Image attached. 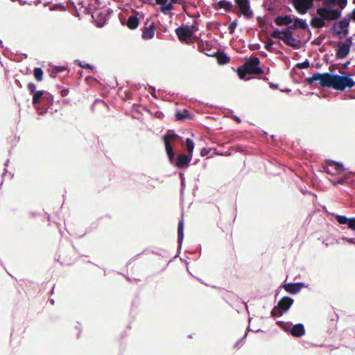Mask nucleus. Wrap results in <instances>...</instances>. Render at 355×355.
<instances>
[{
    "mask_svg": "<svg viewBox=\"0 0 355 355\" xmlns=\"http://www.w3.org/2000/svg\"><path fill=\"white\" fill-rule=\"evenodd\" d=\"M74 62L78 67H94L93 65L89 63L83 64V62L80 61L79 60H76Z\"/></svg>",
    "mask_w": 355,
    "mask_h": 355,
    "instance_id": "obj_43",
    "label": "nucleus"
},
{
    "mask_svg": "<svg viewBox=\"0 0 355 355\" xmlns=\"http://www.w3.org/2000/svg\"><path fill=\"white\" fill-rule=\"evenodd\" d=\"M290 334L294 337H301L305 334L304 325L301 323L295 324L290 330Z\"/></svg>",
    "mask_w": 355,
    "mask_h": 355,
    "instance_id": "obj_20",
    "label": "nucleus"
},
{
    "mask_svg": "<svg viewBox=\"0 0 355 355\" xmlns=\"http://www.w3.org/2000/svg\"><path fill=\"white\" fill-rule=\"evenodd\" d=\"M179 139V136L173 130H170L163 137L165 150L171 164L175 165L179 168H186L189 166L192 159V155L180 154L177 158H175V153L171 145V142L175 141Z\"/></svg>",
    "mask_w": 355,
    "mask_h": 355,
    "instance_id": "obj_2",
    "label": "nucleus"
},
{
    "mask_svg": "<svg viewBox=\"0 0 355 355\" xmlns=\"http://www.w3.org/2000/svg\"><path fill=\"white\" fill-rule=\"evenodd\" d=\"M293 3L296 11L301 15L307 12L312 3H309L306 0H289Z\"/></svg>",
    "mask_w": 355,
    "mask_h": 355,
    "instance_id": "obj_11",
    "label": "nucleus"
},
{
    "mask_svg": "<svg viewBox=\"0 0 355 355\" xmlns=\"http://www.w3.org/2000/svg\"><path fill=\"white\" fill-rule=\"evenodd\" d=\"M42 3V0H35V1H34V4H35V6H38V5H39L40 3Z\"/></svg>",
    "mask_w": 355,
    "mask_h": 355,
    "instance_id": "obj_55",
    "label": "nucleus"
},
{
    "mask_svg": "<svg viewBox=\"0 0 355 355\" xmlns=\"http://www.w3.org/2000/svg\"><path fill=\"white\" fill-rule=\"evenodd\" d=\"M238 25V20L235 19L230 23L228 25V30L230 34H233L235 32V30Z\"/></svg>",
    "mask_w": 355,
    "mask_h": 355,
    "instance_id": "obj_34",
    "label": "nucleus"
},
{
    "mask_svg": "<svg viewBox=\"0 0 355 355\" xmlns=\"http://www.w3.org/2000/svg\"><path fill=\"white\" fill-rule=\"evenodd\" d=\"M271 36L274 38H277L281 40L283 39V29L279 30V28H276L274 29L273 32L271 34Z\"/></svg>",
    "mask_w": 355,
    "mask_h": 355,
    "instance_id": "obj_32",
    "label": "nucleus"
},
{
    "mask_svg": "<svg viewBox=\"0 0 355 355\" xmlns=\"http://www.w3.org/2000/svg\"><path fill=\"white\" fill-rule=\"evenodd\" d=\"M60 94L62 97L67 96L69 94V90L67 89H64L61 90Z\"/></svg>",
    "mask_w": 355,
    "mask_h": 355,
    "instance_id": "obj_46",
    "label": "nucleus"
},
{
    "mask_svg": "<svg viewBox=\"0 0 355 355\" xmlns=\"http://www.w3.org/2000/svg\"><path fill=\"white\" fill-rule=\"evenodd\" d=\"M259 59L258 58H255L254 62L251 65H248L246 63H243L240 67H259Z\"/></svg>",
    "mask_w": 355,
    "mask_h": 355,
    "instance_id": "obj_40",
    "label": "nucleus"
},
{
    "mask_svg": "<svg viewBox=\"0 0 355 355\" xmlns=\"http://www.w3.org/2000/svg\"><path fill=\"white\" fill-rule=\"evenodd\" d=\"M49 10L51 11L60 10L64 12L67 10V7L63 3H55L50 7Z\"/></svg>",
    "mask_w": 355,
    "mask_h": 355,
    "instance_id": "obj_28",
    "label": "nucleus"
},
{
    "mask_svg": "<svg viewBox=\"0 0 355 355\" xmlns=\"http://www.w3.org/2000/svg\"><path fill=\"white\" fill-rule=\"evenodd\" d=\"M197 30V26L194 28V26H189L187 24L178 27L175 29V33L178 37V39L180 41H182L184 37L193 36Z\"/></svg>",
    "mask_w": 355,
    "mask_h": 355,
    "instance_id": "obj_9",
    "label": "nucleus"
},
{
    "mask_svg": "<svg viewBox=\"0 0 355 355\" xmlns=\"http://www.w3.org/2000/svg\"><path fill=\"white\" fill-rule=\"evenodd\" d=\"M285 6L286 7V8H287V10H289V11H291V8H290V7H288V6Z\"/></svg>",
    "mask_w": 355,
    "mask_h": 355,
    "instance_id": "obj_64",
    "label": "nucleus"
},
{
    "mask_svg": "<svg viewBox=\"0 0 355 355\" xmlns=\"http://www.w3.org/2000/svg\"><path fill=\"white\" fill-rule=\"evenodd\" d=\"M73 9H74V13H73V15L78 18H80V14L79 13L77 8H73Z\"/></svg>",
    "mask_w": 355,
    "mask_h": 355,
    "instance_id": "obj_47",
    "label": "nucleus"
},
{
    "mask_svg": "<svg viewBox=\"0 0 355 355\" xmlns=\"http://www.w3.org/2000/svg\"><path fill=\"white\" fill-rule=\"evenodd\" d=\"M67 69V68H52L51 71H50V76L52 78H55L58 73L62 72Z\"/></svg>",
    "mask_w": 355,
    "mask_h": 355,
    "instance_id": "obj_35",
    "label": "nucleus"
},
{
    "mask_svg": "<svg viewBox=\"0 0 355 355\" xmlns=\"http://www.w3.org/2000/svg\"><path fill=\"white\" fill-rule=\"evenodd\" d=\"M351 20L355 21V8L341 20L334 22L330 33L339 39L345 38L349 33Z\"/></svg>",
    "mask_w": 355,
    "mask_h": 355,
    "instance_id": "obj_3",
    "label": "nucleus"
},
{
    "mask_svg": "<svg viewBox=\"0 0 355 355\" xmlns=\"http://www.w3.org/2000/svg\"><path fill=\"white\" fill-rule=\"evenodd\" d=\"M309 83L319 81L322 88L332 89L336 91H351L355 87V80L352 76L348 73L341 71L340 73H316L308 80Z\"/></svg>",
    "mask_w": 355,
    "mask_h": 355,
    "instance_id": "obj_1",
    "label": "nucleus"
},
{
    "mask_svg": "<svg viewBox=\"0 0 355 355\" xmlns=\"http://www.w3.org/2000/svg\"><path fill=\"white\" fill-rule=\"evenodd\" d=\"M257 20L258 21V22L259 23V25L261 26V24H263L264 19L261 16H258L257 17Z\"/></svg>",
    "mask_w": 355,
    "mask_h": 355,
    "instance_id": "obj_48",
    "label": "nucleus"
},
{
    "mask_svg": "<svg viewBox=\"0 0 355 355\" xmlns=\"http://www.w3.org/2000/svg\"><path fill=\"white\" fill-rule=\"evenodd\" d=\"M280 0H268L271 4L279 2Z\"/></svg>",
    "mask_w": 355,
    "mask_h": 355,
    "instance_id": "obj_56",
    "label": "nucleus"
},
{
    "mask_svg": "<svg viewBox=\"0 0 355 355\" xmlns=\"http://www.w3.org/2000/svg\"><path fill=\"white\" fill-rule=\"evenodd\" d=\"M268 26L271 28H275L274 26L272 24V22L271 19H270L266 18L263 20V22L262 24H261V26Z\"/></svg>",
    "mask_w": 355,
    "mask_h": 355,
    "instance_id": "obj_41",
    "label": "nucleus"
},
{
    "mask_svg": "<svg viewBox=\"0 0 355 355\" xmlns=\"http://www.w3.org/2000/svg\"><path fill=\"white\" fill-rule=\"evenodd\" d=\"M184 218L183 216H182L181 220L178 223V239L179 243H181L182 242L183 238H184Z\"/></svg>",
    "mask_w": 355,
    "mask_h": 355,
    "instance_id": "obj_25",
    "label": "nucleus"
},
{
    "mask_svg": "<svg viewBox=\"0 0 355 355\" xmlns=\"http://www.w3.org/2000/svg\"><path fill=\"white\" fill-rule=\"evenodd\" d=\"M49 3H50V2H49V1H46V2H45V3H44V6H48Z\"/></svg>",
    "mask_w": 355,
    "mask_h": 355,
    "instance_id": "obj_61",
    "label": "nucleus"
},
{
    "mask_svg": "<svg viewBox=\"0 0 355 355\" xmlns=\"http://www.w3.org/2000/svg\"><path fill=\"white\" fill-rule=\"evenodd\" d=\"M262 68H237V74L241 79L249 80L263 74Z\"/></svg>",
    "mask_w": 355,
    "mask_h": 355,
    "instance_id": "obj_7",
    "label": "nucleus"
},
{
    "mask_svg": "<svg viewBox=\"0 0 355 355\" xmlns=\"http://www.w3.org/2000/svg\"><path fill=\"white\" fill-rule=\"evenodd\" d=\"M329 7L330 6L324 5L317 8V12L320 15L314 17L313 19L320 21L321 23V26H326L327 22L330 21H335L334 22L338 21L337 20L342 15V10L340 8L338 10L337 8Z\"/></svg>",
    "mask_w": 355,
    "mask_h": 355,
    "instance_id": "obj_4",
    "label": "nucleus"
},
{
    "mask_svg": "<svg viewBox=\"0 0 355 355\" xmlns=\"http://www.w3.org/2000/svg\"><path fill=\"white\" fill-rule=\"evenodd\" d=\"M155 26L154 24H150L148 26H145L142 30L141 37L144 40H150L155 35Z\"/></svg>",
    "mask_w": 355,
    "mask_h": 355,
    "instance_id": "obj_18",
    "label": "nucleus"
},
{
    "mask_svg": "<svg viewBox=\"0 0 355 355\" xmlns=\"http://www.w3.org/2000/svg\"><path fill=\"white\" fill-rule=\"evenodd\" d=\"M191 5L193 8H197V6H196V5L195 3H193V4H191Z\"/></svg>",
    "mask_w": 355,
    "mask_h": 355,
    "instance_id": "obj_62",
    "label": "nucleus"
},
{
    "mask_svg": "<svg viewBox=\"0 0 355 355\" xmlns=\"http://www.w3.org/2000/svg\"><path fill=\"white\" fill-rule=\"evenodd\" d=\"M292 28L295 29H307L309 26L306 19L299 18L293 15Z\"/></svg>",
    "mask_w": 355,
    "mask_h": 355,
    "instance_id": "obj_19",
    "label": "nucleus"
},
{
    "mask_svg": "<svg viewBox=\"0 0 355 355\" xmlns=\"http://www.w3.org/2000/svg\"><path fill=\"white\" fill-rule=\"evenodd\" d=\"M282 41L288 46L297 47L298 40L293 37V35H283Z\"/></svg>",
    "mask_w": 355,
    "mask_h": 355,
    "instance_id": "obj_23",
    "label": "nucleus"
},
{
    "mask_svg": "<svg viewBox=\"0 0 355 355\" xmlns=\"http://www.w3.org/2000/svg\"><path fill=\"white\" fill-rule=\"evenodd\" d=\"M293 304V300L290 297H282L279 301L277 305L272 309L271 315L273 317L282 315L289 309Z\"/></svg>",
    "mask_w": 355,
    "mask_h": 355,
    "instance_id": "obj_6",
    "label": "nucleus"
},
{
    "mask_svg": "<svg viewBox=\"0 0 355 355\" xmlns=\"http://www.w3.org/2000/svg\"><path fill=\"white\" fill-rule=\"evenodd\" d=\"M350 51V44L347 42H343L341 45H340L336 53V57L338 59H343L346 58Z\"/></svg>",
    "mask_w": 355,
    "mask_h": 355,
    "instance_id": "obj_16",
    "label": "nucleus"
},
{
    "mask_svg": "<svg viewBox=\"0 0 355 355\" xmlns=\"http://www.w3.org/2000/svg\"><path fill=\"white\" fill-rule=\"evenodd\" d=\"M282 287L284 288V290L291 294H296L300 291L305 287V285L304 283L298 282V283H288V284H284Z\"/></svg>",
    "mask_w": 355,
    "mask_h": 355,
    "instance_id": "obj_14",
    "label": "nucleus"
},
{
    "mask_svg": "<svg viewBox=\"0 0 355 355\" xmlns=\"http://www.w3.org/2000/svg\"><path fill=\"white\" fill-rule=\"evenodd\" d=\"M69 4L71 5L73 8H76V6L75 5V3L72 1H69Z\"/></svg>",
    "mask_w": 355,
    "mask_h": 355,
    "instance_id": "obj_53",
    "label": "nucleus"
},
{
    "mask_svg": "<svg viewBox=\"0 0 355 355\" xmlns=\"http://www.w3.org/2000/svg\"><path fill=\"white\" fill-rule=\"evenodd\" d=\"M278 325L282 327L285 331L290 332L291 327V324L289 322H285L282 321L277 322Z\"/></svg>",
    "mask_w": 355,
    "mask_h": 355,
    "instance_id": "obj_33",
    "label": "nucleus"
},
{
    "mask_svg": "<svg viewBox=\"0 0 355 355\" xmlns=\"http://www.w3.org/2000/svg\"><path fill=\"white\" fill-rule=\"evenodd\" d=\"M336 219L340 224L345 225L347 224L349 218L345 216L338 215L336 216Z\"/></svg>",
    "mask_w": 355,
    "mask_h": 355,
    "instance_id": "obj_36",
    "label": "nucleus"
},
{
    "mask_svg": "<svg viewBox=\"0 0 355 355\" xmlns=\"http://www.w3.org/2000/svg\"><path fill=\"white\" fill-rule=\"evenodd\" d=\"M235 7L237 10H235L239 17L243 16L246 19H250L254 16V11L251 8L250 0H234Z\"/></svg>",
    "mask_w": 355,
    "mask_h": 355,
    "instance_id": "obj_5",
    "label": "nucleus"
},
{
    "mask_svg": "<svg viewBox=\"0 0 355 355\" xmlns=\"http://www.w3.org/2000/svg\"><path fill=\"white\" fill-rule=\"evenodd\" d=\"M144 3H148L150 5H155L154 0H143Z\"/></svg>",
    "mask_w": 355,
    "mask_h": 355,
    "instance_id": "obj_49",
    "label": "nucleus"
},
{
    "mask_svg": "<svg viewBox=\"0 0 355 355\" xmlns=\"http://www.w3.org/2000/svg\"><path fill=\"white\" fill-rule=\"evenodd\" d=\"M21 1V5H26V4H28V3L26 1Z\"/></svg>",
    "mask_w": 355,
    "mask_h": 355,
    "instance_id": "obj_58",
    "label": "nucleus"
},
{
    "mask_svg": "<svg viewBox=\"0 0 355 355\" xmlns=\"http://www.w3.org/2000/svg\"><path fill=\"white\" fill-rule=\"evenodd\" d=\"M344 182V180L343 179H340L339 180L338 182H337V184H343Z\"/></svg>",
    "mask_w": 355,
    "mask_h": 355,
    "instance_id": "obj_59",
    "label": "nucleus"
},
{
    "mask_svg": "<svg viewBox=\"0 0 355 355\" xmlns=\"http://www.w3.org/2000/svg\"><path fill=\"white\" fill-rule=\"evenodd\" d=\"M326 173L331 175L340 174L344 171L343 166L335 161H330L324 168Z\"/></svg>",
    "mask_w": 355,
    "mask_h": 355,
    "instance_id": "obj_12",
    "label": "nucleus"
},
{
    "mask_svg": "<svg viewBox=\"0 0 355 355\" xmlns=\"http://www.w3.org/2000/svg\"><path fill=\"white\" fill-rule=\"evenodd\" d=\"M157 4L159 5L160 11L166 15H171V11L174 9L173 5L169 0H155Z\"/></svg>",
    "mask_w": 355,
    "mask_h": 355,
    "instance_id": "obj_13",
    "label": "nucleus"
},
{
    "mask_svg": "<svg viewBox=\"0 0 355 355\" xmlns=\"http://www.w3.org/2000/svg\"><path fill=\"white\" fill-rule=\"evenodd\" d=\"M175 118L177 121H184L185 119H190L192 118V115L191 114L190 112L186 109H184L183 111L180 112L178 111L175 114Z\"/></svg>",
    "mask_w": 355,
    "mask_h": 355,
    "instance_id": "obj_22",
    "label": "nucleus"
},
{
    "mask_svg": "<svg viewBox=\"0 0 355 355\" xmlns=\"http://www.w3.org/2000/svg\"><path fill=\"white\" fill-rule=\"evenodd\" d=\"M275 44V42L272 39H270L264 45V48L268 51H273V44Z\"/></svg>",
    "mask_w": 355,
    "mask_h": 355,
    "instance_id": "obj_38",
    "label": "nucleus"
},
{
    "mask_svg": "<svg viewBox=\"0 0 355 355\" xmlns=\"http://www.w3.org/2000/svg\"><path fill=\"white\" fill-rule=\"evenodd\" d=\"M34 77H35V80L38 82L42 80L43 71L42 70V68H35Z\"/></svg>",
    "mask_w": 355,
    "mask_h": 355,
    "instance_id": "obj_31",
    "label": "nucleus"
},
{
    "mask_svg": "<svg viewBox=\"0 0 355 355\" xmlns=\"http://www.w3.org/2000/svg\"><path fill=\"white\" fill-rule=\"evenodd\" d=\"M315 67H321V65L319 63H317Z\"/></svg>",
    "mask_w": 355,
    "mask_h": 355,
    "instance_id": "obj_63",
    "label": "nucleus"
},
{
    "mask_svg": "<svg viewBox=\"0 0 355 355\" xmlns=\"http://www.w3.org/2000/svg\"><path fill=\"white\" fill-rule=\"evenodd\" d=\"M338 4L341 10H343L347 4V0H325V5L332 6Z\"/></svg>",
    "mask_w": 355,
    "mask_h": 355,
    "instance_id": "obj_24",
    "label": "nucleus"
},
{
    "mask_svg": "<svg viewBox=\"0 0 355 355\" xmlns=\"http://www.w3.org/2000/svg\"><path fill=\"white\" fill-rule=\"evenodd\" d=\"M198 49L200 52L208 56L214 57V55H216L217 53V50L215 51L211 43L207 40L204 42L202 40L200 39L199 42L198 43Z\"/></svg>",
    "mask_w": 355,
    "mask_h": 355,
    "instance_id": "obj_10",
    "label": "nucleus"
},
{
    "mask_svg": "<svg viewBox=\"0 0 355 355\" xmlns=\"http://www.w3.org/2000/svg\"><path fill=\"white\" fill-rule=\"evenodd\" d=\"M141 16L142 18H144V15L143 13H140L137 11H134L133 13L128 17V18L126 19L125 18H120L121 23L123 25H125L128 27V28L131 30L136 29L140 22V17Z\"/></svg>",
    "mask_w": 355,
    "mask_h": 355,
    "instance_id": "obj_8",
    "label": "nucleus"
},
{
    "mask_svg": "<svg viewBox=\"0 0 355 355\" xmlns=\"http://www.w3.org/2000/svg\"><path fill=\"white\" fill-rule=\"evenodd\" d=\"M304 67H310L309 62L308 60L301 62Z\"/></svg>",
    "mask_w": 355,
    "mask_h": 355,
    "instance_id": "obj_51",
    "label": "nucleus"
},
{
    "mask_svg": "<svg viewBox=\"0 0 355 355\" xmlns=\"http://www.w3.org/2000/svg\"><path fill=\"white\" fill-rule=\"evenodd\" d=\"M180 0H169V2L172 3V5L179 3Z\"/></svg>",
    "mask_w": 355,
    "mask_h": 355,
    "instance_id": "obj_54",
    "label": "nucleus"
},
{
    "mask_svg": "<svg viewBox=\"0 0 355 355\" xmlns=\"http://www.w3.org/2000/svg\"><path fill=\"white\" fill-rule=\"evenodd\" d=\"M348 227L352 230H355V218H350L348 220L347 224Z\"/></svg>",
    "mask_w": 355,
    "mask_h": 355,
    "instance_id": "obj_39",
    "label": "nucleus"
},
{
    "mask_svg": "<svg viewBox=\"0 0 355 355\" xmlns=\"http://www.w3.org/2000/svg\"><path fill=\"white\" fill-rule=\"evenodd\" d=\"M214 24H215V29L218 31L220 29V23L218 22V21H216L214 23Z\"/></svg>",
    "mask_w": 355,
    "mask_h": 355,
    "instance_id": "obj_52",
    "label": "nucleus"
},
{
    "mask_svg": "<svg viewBox=\"0 0 355 355\" xmlns=\"http://www.w3.org/2000/svg\"><path fill=\"white\" fill-rule=\"evenodd\" d=\"M214 57H216L217 62L219 65H224L229 62L230 58L229 56H227V54H225L224 52L219 51L217 50L216 55H214Z\"/></svg>",
    "mask_w": 355,
    "mask_h": 355,
    "instance_id": "obj_21",
    "label": "nucleus"
},
{
    "mask_svg": "<svg viewBox=\"0 0 355 355\" xmlns=\"http://www.w3.org/2000/svg\"><path fill=\"white\" fill-rule=\"evenodd\" d=\"M144 3H148L150 5H155L154 0H143Z\"/></svg>",
    "mask_w": 355,
    "mask_h": 355,
    "instance_id": "obj_50",
    "label": "nucleus"
},
{
    "mask_svg": "<svg viewBox=\"0 0 355 355\" xmlns=\"http://www.w3.org/2000/svg\"><path fill=\"white\" fill-rule=\"evenodd\" d=\"M44 91H37L33 94V104L34 105H36L40 103L41 98L44 95Z\"/></svg>",
    "mask_w": 355,
    "mask_h": 355,
    "instance_id": "obj_26",
    "label": "nucleus"
},
{
    "mask_svg": "<svg viewBox=\"0 0 355 355\" xmlns=\"http://www.w3.org/2000/svg\"><path fill=\"white\" fill-rule=\"evenodd\" d=\"M349 63H350L349 61H347V62H345V63H343V64H340V65H338L337 64H332L329 67H348Z\"/></svg>",
    "mask_w": 355,
    "mask_h": 355,
    "instance_id": "obj_44",
    "label": "nucleus"
},
{
    "mask_svg": "<svg viewBox=\"0 0 355 355\" xmlns=\"http://www.w3.org/2000/svg\"><path fill=\"white\" fill-rule=\"evenodd\" d=\"M262 6L265 8V10L270 12L272 15H275L277 13H279L280 11V10L279 8H277L276 6H272V5L267 6L266 3H265V2L263 3Z\"/></svg>",
    "mask_w": 355,
    "mask_h": 355,
    "instance_id": "obj_27",
    "label": "nucleus"
},
{
    "mask_svg": "<svg viewBox=\"0 0 355 355\" xmlns=\"http://www.w3.org/2000/svg\"><path fill=\"white\" fill-rule=\"evenodd\" d=\"M293 67H304V66L302 65V64L301 62H297Z\"/></svg>",
    "mask_w": 355,
    "mask_h": 355,
    "instance_id": "obj_57",
    "label": "nucleus"
},
{
    "mask_svg": "<svg viewBox=\"0 0 355 355\" xmlns=\"http://www.w3.org/2000/svg\"><path fill=\"white\" fill-rule=\"evenodd\" d=\"M185 146L188 152V155H192L194 148V143L192 139L187 138L186 139Z\"/></svg>",
    "mask_w": 355,
    "mask_h": 355,
    "instance_id": "obj_29",
    "label": "nucleus"
},
{
    "mask_svg": "<svg viewBox=\"0 0 355 355\" xmlns=\"http://www.w3.org/2000/svg\"><path fill=\"white\" fill-rule=\"evenodd\" d=\"M178 3L181 5L184 10H186L189 6V3L184 1H180Z\"/></svg>",
    "mask_w": 355,
    "mask_h": 355,
    "instance_id": "obj_45",
    "label": "nucleus"
},
{
    "mask_svg": "<svg viewBox=\"0 0 355 355\" xmlns=\"http://www.w3.org/2000/svg\"><path fill=\"white\" fill-rule=\"evenodd\" d=\"M286 26L287 27L286 28H283V35H293V31L295 29L292 28V24H291Z\"/></svg>",
    "mask_w": 355,
    "mask_h": 355,
    "instance_id": "obj_37",
    "label": "nucleus"
},
{
    "mask_svg": "<svg viewBox=\"0 0 355 355\" xmlns=\"http://www.w3.org/2000/svg\"><path fill=\"white\" fill-rule=\"evenodd\" d=\"M293 15H282L275 17L274 22L279 26H288L293 22Z\"/></svg>",
    "mask_w": 355,
    "mask_h": 355,
    "instance_id": "obj_15",
    "label": "nucleus"
},
{
    "mask_svg": "<svg viewBox=\"0 0 355 355\" xmlns=\"http://www.w3.org/2000/svg\"><path fill=\"white\" fill-rule=\"evenodd\" d=\"M348 40H349V44H351L352 43V37H349L348 38Z\"/></svg>",
    "mask_w": 355,
    "mask_h": 355,
    "instance_id": "obj_60",
    "label": "nucleus"
},
{
    "mask_svg": "<svg viewBox=\"0 0 355 355\" xmlns=\"http://www.w3.org/2000/svg\"><path fill=\"white\" fill-rule=\"evenodd\" d=\"M213 6H219L220 8H223L227 12H234V6L232 2L228 0H220L218 2L213 3Z\"/></svg>",
    "mask_w": 355,
    "mask_h": 355,
    "instance_id": "obj_17",
    "label": "nucleus"
},
{
    "mask_svg": "<svg viewBox=\"0 0 355 355\" xmlns=\"http://www.w3.org/2000/svg\"><path fill=\"white\" fill-rule=\"evenodd\" d=\"M28 89L30 93L34 94L36 92L35 91L36 85L33 83H30L28 84Z\"/></svg>",
    "mask_w": 355,
    "mask_h": 355,
    "instance_id": "obj_42",
    "label": "nucleus"
},
{
    "mask_svg": "<svg viewBox=\"0 0 355 355\" xmlns=\"http://www.w3.org/2000/svg\"><path fill=\"white\" fill-rule=\"evenodd\" d=\"M98 17L100 18L101 19H103V21H98V20L96 21V26L98 28H102L105 25L107 19L105 17V15L102 12H100L98 14Z\"/></svg>",
    "mask_w": 355,
    "mask_h": 355,
    "instance_id": "obj_30",
    "label": "nucleus"
}]
</instances>
